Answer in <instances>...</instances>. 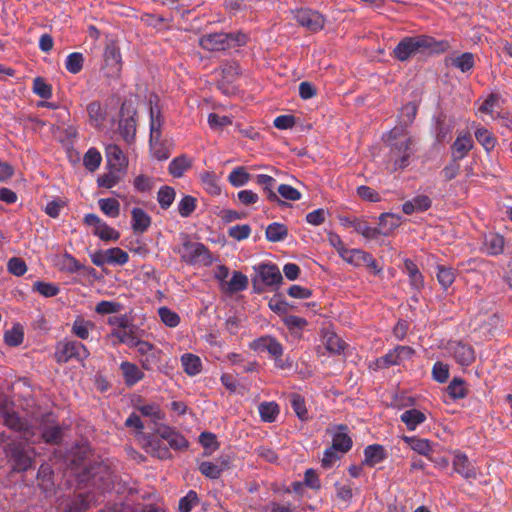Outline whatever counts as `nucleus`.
<instances>
[{
    "label": "nucleus",
    "instance_id": "31",
    "mask_svg": "<svg viewBox=\"0 0 512 512\" xmlns=\"http://www.w3.org/2000/svg\"><path fill=\"white\" fill-rule=\"evenodd\" d=\"M324 341L326 349L333 354H341L346 348V343L334 332H327Z\"/></svg>",
    "mask_w": 512,
    "mask_h": 512
},
{
    "label": "nucleus",
    "instance_id": "13",
    "mask_svg": "<svg viewBox=\"0 0 512 512\" xmlns=\"http://www.w3.org/2000/svg\"><path fill=\"white\" fill-rule=\"evenodd\" d=\"M413 349L408 346H398L386 355L378 358L375 362L377 368H388L391 365H399L403 358H408L413 354Z\"/></svg>",
    "mask_w": 512,
    "mask_h": 512
},
{
    "label": "nucleus",
    "instance_id": "25",
    "mask_svg": "<svg viewBox=\"0 0 512 512\" xmlns=\"http://www.w3.org/2000/svg\"><path fill=\"white\" fill-rule=\"evenodd\" d=\"M87 112L91 125L100 128L105 120L106 111L98 101H93L88 104Z\"/></svg>",
    "mask_w": 512,
    "mask_h": 512
},
{
    "label": "nucleus",
    "instance_id": "10",
    "mask_svg": "<svg viewBox=\"0 0 512 512\" xmlns=\"http://www.w3.org/2000/svg\"><path fill=\"white\" fill-rule=\"evenodd\" d=\"M135 441L148 454L158 459H168L170 452L166 447H161L159 442L152 439L150 435L144 432H137L134 435Z\"/></svg>",
    "mask_w": 512,
    "mask_h": 512
},
{
    "label": "nucleus",
    "instance_id": "60",
    "mask_svg": "<svg viewBox=\"0 0 512 512\" xmlns=\"http://www.w3.org/2000/svg\"><path fill=\"white\" fill-rule=\"evenodd\" d=\"M249 180L250 174L246 172L244 167L235 168L229 175V181L235 187L242 186Z\"/></svg>",
    "mask_w": 512,
    "mask_h": 512
},
{
    "label": "nucleus",
    "instance_id": "59",
    "mask_svg": "<svg viewBox=\"0 0 512 512\" xmlns=\"http://www.w3.org/2000/svg\"><path fill=\"white\" fill-rule=\"evenodd\" d=\"M93 233L104 241L117 240L119 238V233L109 227L104 221L94 229Z\"/></svg>",
    "mask_w": 512,
    "mask_h": 512
},
{
    "label": "nucleus",
    "instance_id": "21",
    "mask_svg": "<svg viewBox=\"0 0 512 512\" xmlns=\"http://www.w3.org/2000/svg\"><path fill=\"white\" fill-rule=\"evenodd\" d=\"M131 214L134 233L141 234L147 231L151 225V217L141 208H134Z\"/></svg>",
    "mask_w": 512,
    "mask_h": 512
},
{
    "label": "nucleus",
    "instance_id": "17",
    "mask_svg": "<svg viewBox=\"0 0 512 512\" xmlns=\"http://www.w3.org/2000/svg\"><path fill=\"white\" fill-rule=\"evenodd\" d=\"M258 275L262 282L268 286L279 285L283 277L280 270L273 264H262L258 267Z\"/></svg>",
    "mask_w": 512,
    "mask_h": 512
},
{
    "label": "nucleus",
    "instance_id": "37",
    "mask_svg": "<svg viewBox=\"0 0 512 512\" xmlns=\"http://www.w3.org/2000/svg\"><path fill=\"white\" fill-rule=\"evenodd\" d=\"M351 227H353L357 233L361 234L367 239H374L381 234L380 229L370 227L365 221L358 219H353L351 222Z\"/></svg>",
    "mask_w": 512,
    "mask_h": 512
},
{
    "label": "nucleus",
    "instance_id": "1",
    "mask_svg": "<svg viewBox=\"0 0 512 512\" xmlns=\"http://www.w3.org/2000/svg\"><path fill=\"white\" fill-rule=\"evenodd\" d=\"M448 43L437 42L434 38L427 35H417L403 38L393 50L394 57L404 62L418 54H424L427 51H445Z\"/></svg>",
    "mask_w": 512,
    "mask_h": 512
},
{
    "label": "nucleus",
    "instance_id": "44",
    "mask_svg": "<svg viewBox=\"0 0 512 512\" xmlns=\"http://www.w3.org/2000/svg\"><path fill=\"white\" fill-rule=\"evenodd\" d=\"M99 207L101 211L112 218H115L119 215L120 205L117 199L115 198H103L98 201Z\"/></svg>",
    "mask_w": 512,
    "mask_h": 512
},
{
    "label": "nucleus",
    "instance_id": "9",
    "mask_svg": "<svg viewBox=\"0 0 512 512\" xmlns=\"http://www.w3.org/2000/svg\"><path fill=\"white\" fill-rule=\"evenodd\" d=\"M297 23L309 31L317 32L323 29L325 18L322 14L311 9H298L294 12Z\"/></svg>",
    "mask_w": 512,
    "mask_h": 512
},
{
    "label": "nucleus",
    "instance_id": "56",
    "mask_svg": "<svg viewBox=\"0 0 512 512\" xmlns=\"http://www.w3.org/2000/svg\"><path fill=\"white\" fill-rule=\"evenodd\" d=\"M128 341L127 328L111 329V332L106 336V342L109 345L117 346L124 344Z\"/></svg>",
    "mask_w": 512,
    "mask_h": 512
},
{
    "label": "nucleus",
    "instance_id": "15",
    "mask_svg": "<svg viewBox=\"0 0 512 512\" xmlns=\"http://www.w3.org/2000/svg\"><path fill=\"white\" fill-rule=\"evenodd\" d=\"M252 348L259 351H267L277 361L283 354L282 345L270 336L261 337L255 340L252 344Z\"/></svg>",
    "mask_w": 512,
    "mask_h": 512
},
{
    "label": "nucleus",
    "instance_id": "18",
    "mask_svg": "<svg viewBox=\"0 0 512 512\" xmlns=\"http://www.w3.org/2000/svg\"><path fill=\"white\" fill-rule=\"evenodd\" d=\"M107 166L110 172L120 171L122 164L125 160V156L122 150L115 144H110L105 149Z\"/></svg>",
    "mask_w": 512,
    "mask_h": 512
},
{
    "label": "nucleus",
    "instance_id": "12",
    "mask_svg": "<svg viewBox=\"0 0 512 512\" xmlns=\"http://www.w3.org/2000/svg\"><path fill=\"white\" fill-rule=\"evenodd\" d=\"M154 432L160 438L166 440L169 446L173 449L180 450L187 448L188 446L187 440L179 432L167 425H157L154 428Z\"/></svg>",
    "mask_w": 512,
    "mask_h": 512
},
{
    "label": "nucleus",
    "instance_id": "47",
    "mask_svg": "<svg viewBox=\"0 0 512 512\" xmlns=\"http://www.w3.org/2000/svg\"><path fill=\"white\" fill-rule=\"evenodd\" d=\"M290 402H291V405H292L293 410L295 411L297 417L302 421L307 420L308 419V411H307V408L305 405L304 398L297 393H293L290 395Z\"/></svg>",
    "mask_w": 512,
    "mask_h": 512
},
{
    "label": "nucleus",
    "instance_id": "40",
    "mask_svg": "<svg viewBox=\"0 0 512 512\" xmlns=\"http://www.w3.org/2000/svg\"><path fill=\"white\" fill-rule=\"evenodd\" d=\"M288 234V229L284 224L272 223L266 229V238L271 242L283 240Z\"/></svg>",
    "mask_w": 512,
    "mask_h": 512
},
{
    "label": "nucleus",
    "instance_id": "49",
    "mask_svg": "<svg viewBox=\"0 0 512 512\" xmlns=\"http://www.w3.org/2000/svg\"><path fill=\"white\" fill-rule=\"evenodd\" d=\"M447 391L453 399H461L467 395L465 382L460 378H454L448 385Z\"/></svg>",
    "mask_w": 512,
    "mask_h": 512
},
{
    "label": "nucleus",
    "instance_id": "53",
    "mask_svg": "<svg viewBox=\"0 0 512 512\" xmlns=\"http://www.w3.org/2000/svg\"><path fill=\"white\" fill-rule=\"evenodd\" d=\"M7 270L10 274L20 277L27 272V265L20 257H12L7 262Z\"/></svg>",
    "mask_w": 512,
    "mask_h": 512
},
{
    "label": "nucleus",
    "instance_id": "24",
    "mask_svg": "<svg viewBox=\"0 0 512 512\" xmlns=\"http://www.w3.org/2000/svg\"><path fill=\"white\" fill-rule=\"evenodd\" d=\"M222 289L228 293L243 291L248 286L247 277L241 272L235 271L230 281L221 283Z\"/></svg>",
    "mask_w": 512,
    "mask_h": 512
},
{
    "label": "nucleus",
    "instance_id": "52",
    "mask_svg": "<svg viewBox=\"0 0 512 512\" xmlns=\"http://www.w3.org/2000/svg\"><path fill=\"white\" fill-rule=\"evenodd\" d=\"M221 74L223 80L227 82L234 81L240 74V67L237 62L235 61H228L225 62L221 66Z\"/></svg>",
    "mask_w": 512,
    "mask_h": 512
},
{
    "label": "nucleus",
    "instance_id": "51",
    "mask_svg": "<svg viewBox=\"0 0 512 512\" xmlns=\"http://www.w3.org/2000/svg\"><path fill=\"white\" fill-rule=\"evenodd\" d=\"M33 92L43 99H49L52 97V86L42 78L36 77L33 80Z\"/></svg>",
    "mask_w": 512,
    "mask_h": 512
},
{
    "label": "nucleus",
    "instance_id": "4",
    "mask_svg": "<svg viewBox=\"0 0 512 512\" xmlns=\"http://www.w3.org/2000/svg\"><path fill=\"white\" fill-rule=\"evenodd\" d=\"M199 46L209 52H221L233 46H243L247 43V36L241 32L223 33L215 32L201 36Z\"/></svg>",
    "mask_w": 512,
    "mask_h": 512
},
{
    "label": "nucleus",
    "instance_id": "38",
    "mask_svg": "<svg viewBox=\"0 0 512 512\" xmlns=\"http://www.w3.org/2000/svg\"><path fill=\"white\" fill-rule=\"evenodd\" d=\"M84 64V56L80 52L70 53L65 60V68L71 74L79 73Z\"/></svg>",
    "mask_w": 512,
    "mask_h": 512
},
{
    "label": "nucleus",
    "instance_id": "26",
    "mask_svg": "<svg viewBox=\"0 0 512 512\" xmlns=\"http://www.w3.org/2000/svg\"><path fill=\"white\" fill-rule=\"evenodd\" d=\"M404 265L409 275L411 286L416 290H421L424 287V278L417 265L410 259H406Z\"/></svg>",
    "mask_w": 512,
    "mask_h": 512
},
{
    "label": "nucleus",
    "instance_id": "50",
    "mask_svg": "<svg viewBox=\"0 0 512 512\" xmlns=\"http://www.w3.org/2000/svg\"><path fill=\"white\" fill-rule=\"evenodd\" d=\"M475 137L477 141L487 150L490 151L495 147L496 139L492 135L491 132H489L485 128H478L475 131Z\"/></svg>",
    "mask_w": 512,
    "mask_h": 512
},
{
    "label": "nucleus",
    "instance_id": "57",
    "mask_svg": "<svg viewBox=\"0 0 512 512\" xmlns=\"http://www.w3.org/2000/svg\"><path fill=\"white\" fill-rule=\"evenodd\" d=\"M352 445L351 438L346 433H337L333 437L332 448L341 453H346Z\"/></svg>",
    "mask_w": 512,
    "mask_h": 512
},
{
    "label": "nucleus",
    "instance_id": "28",
    "mask_svg": "<svg viewBox=\"0 0 512 512\" xmlns=\"http://www.w3.org/2000/svg\"><path fill=\"white\" fill-rule=\"evenodd\" d=\"M181 363H182L184 371L189 376L197 375L198 373H200V371L202 369V364H201L200 358L191 353H186V354L182 355Z\"/></svg>",
    "mask_w": 512,
    "mask_h": 512
},
{
    "label": "nucleus",
    "instance_id": "27",
    "mask_svg": "<svg viewBox=\"0 0 512 512\" xmlns=\"http://www.w3.org/2000/svg\"><path fill=\"white\" fill-rule=\"evenodd\" d=\"M258 410L261 420L266 423L275 422L280 413L279 406L276 402H262Z\"/></svg>",
    "mask_w": 512,
    "mask_h": 512
},
{
    "label": "nucleus",
    "instance_id": "34",
    "mask_svg": "<svg viewBox=\"0 0 512 512\" xmlns=\"http://www.w3.org/2000/svg\"><path fill=\"white\" fill-rule=\"evenodd\" d=\"M367 252L360 249H346L340 256L345 262L355 267L363 266Z\"/></svg>",
    "mask_w": 512,
    "mask_h": 512
},
{
    "label": "nucleus",
    "instance_id": "23",
    "mask_svg": "<svg viewBox=\"0 0 512 512\" xmlns=\"http://www.w3.org/2000/svg\"><path fill=\"white\" fill-rule=\"evenodd\" d=\"M4 424L11 430L17 432H23L25 434H30V425L29 423L21 418L16 412L8 411L4 417Z\"/></svg>",
    "mask_w": 512,
    "mask_h": 512
},
{
    "label": "nucleus",
    "instance_id": "42",
    "mask_svg": "<svg viewBox=\"0 0 512 512\" xmlns=\"http://www.w3.org/2000/svg\"><path fill=\"white\" fill-rule=\"evenodd\" d=\"M94 327L91 321L77 318L72 325V333L80 339L86 340L89 337L90 330Z\"/></svg>",
    "mask_w": 512,
    "mask_h": 512
},
{
    "label": "nucleus",
    "instance_id": "54",
    "mask_svg": "<svg viewBox=\"0 0 512 512\" xmlns=\"http://www.w3.org/2000/svg\"><path fill=\"white\" fill-rule=\"evenodd\" d=\"M53 472L49 465H41L38 469L37 478L40 482V486L45 490H51Z\"/></svg>",
    "mask_w": 512,
    "mask_h": 512
},
{
    "label": "nucleus",
    "instance_id": "64",
    "mask_svg": "<svg viewBox=\"0 0 512 512\" xmlns=\"http://www.w3.org/2000/svg\"><path fill=\"white\" fill-rule=\"evenodd\" d=\"M196 208V198L192 196H185L181 199L178 205L179 214L182 217L190 216Z\"/></svg>",
    "mask_w": 512,
    "mask_h": 512
},
{
    "label": "nucleus",
    "instance_id": "6",
    "mask_svg": "<svg viewBox=\"0 0 512 512\" xmlns=\"http://www.w3.org/2000/svg\"><path fill=\"white\" fill-rule=\"evenodd\" d=\"M90 353L86 346L75 340H65L57 344L55 358L58 363H66L69 360L84 361Z\"/></svg>",
    "mask_w": 512,
    "mask_h": 512
},
{
    "label": "nucleus",
    "instance_id": "61",
    "mask_svg": "<svg viewBox=\"0 0 512 512\" xmlns=\"http://www.w3.org/2000/svg\"><path fill=\"white\" fill-rule=\"evenodd\" d=\"M437 279L439 284L447 289L452 285L455 280V274L451 268L444 266H438Z\"/></svg>",
    "mask_w": 512,
    "mask_h": 512
},
{
    "label": "nucleus",
    "instance_id": "30",
    "mask_svg": "<svg viewBox=\"0 0 512 512\" xmlns=\"http://www.w3.org/2000/svg\"><path fill=\"white\" fill-rule=\"evenodd\" d=\"M400 418L409 430H414L417 425L423 423L426 420L425 414L417 409L406 410L402 413Z\"/></svg>",
    "mask_w": 512,
    "mask_h": 512
},
{
    "label": "nucleus",
    "instance_id": "48",
    "mask_svg": "<svg viewBox=\"0 0 512 512\" xmlns=\"http://www.w3.org/2000/svg\"><path fill=\"white\" fill-rule=\"evenodd\" d=\"M175 199V190L170 186H163L157 193V200L162 209H167L171 206Z\"/></svg>",
    "mask_w": 512,
    "mask_h": 512
},
{
    "label": "nucleus",
    "instance_id": "45",
    "mask_svg": "<svg viewBox=\"0 0 512 512\" xmlns=\"http://www.w3.org/2000/svg\"><path fill=\"white\" fill-rule=\"evenodd\" d=\"M24 339L23 330L20 325L13 326L10 330L4 334V341L8 346L16 347L19 346Z\"/></svg>",
    "mask_w": 512,
    "mask_h": 512
},
{
    "label": "nucleus",
    "instance_id": "29",
    "mask_svg": "<svg viewBox=\"0 0 512 512\" xmlns=\"http://www.w3.org/2000/svg\"><path fill=\"white\" fill-rule=\"evenodd\" d=\"M402 439L410 446L415 452L428 457L432 452V446L426 439H420L417 437L403 436Z\"/></svg>",
    "mask_w": 512,
    "mask_h": 512
},
{
    "label": "nucleus",
    "instance_id": "2",
    "mask_svg": "<svg viewBox=\"0 0 512 512\" xmlns=\"http://www.w3.org/2000/svg\"><path fill=\"white\" fill-rule=\"evenodd\" d=\"M390 147V159L395 168L403 169L408 165V160L413 154V139L404 126H395L388 135Z\"/></svg>",
    "mask_w": 512,
    "mask_h": 512
},
{
    "label": "nucleus",
    "instance_id": "11",
    "mask_svg": "<svg viewBox=\"0 0 512 512\" xmlns=\"http://www.w3.org/2000/svg\"><path fill=\"white\" fill-rule=\"evenodd\" d=\"M98 501L94 492L75 494L67 500L65 512H86Z\"/></svg>",
    "mask_w": 512,
    "mask_h": 512
},
{
    "label": "nucleus",
    "instance_id": "41",
    "mask_svg": "<svg viewBox=\"0 0 512 512\" xmlns=\"http://www.w3.org/2000/svg\"><path fill=\"white\" fill-rule=\"evenodd\" d=\"M384 459V449L380 445H370L365 449V463L374 466Z\"/></svg>",
    "mask_w": 512,
    "mask_h": 512
},
{
    "label": "nucleus",
    "instance_id": "20",
    "mask_svg": "<svg viewBox=\"0 0 512 512\" xmlns=\"http://www.w3.org/2000/svg\"><path fill=\"white\" fill-rule=\"evenodd\" d=\"M473 141L470 135H459L452 145V157L454 161L464 158L472 149Z\"/></svg>",
    "mask_w": 512,
    "mask_h": 512
},
{
    "label": "nucleus",
    "instance_id": "14",
    "mask_svg": "<svg viewBox=\"0 0 512 512\" xmlns=\"http://www.w3.org/2000/svg\"><path fill=\"white\" fill-rule=\"evenodd\" d=\"M448 350L461 366H469L475 360L474 349L462 342H451Z\"/></svg>",
    "mask_w": 512,
    "mask_h": 512
},
{
    "label": "nucleus",
    "instance_id": "39",
    "mask_svg": "<svg viewBox=\"0 0 512 512\" xmlns=\"http://www.w3.org/2000/svg\"><path fill=\"white\" fill-rule=\"evenodd\" d=\"M102 156L96 148H90L83 157L85 168L91 172L97 170L101 164Z\"/></svg>",
    "mask_w": 512,
    "mask_h": 512
},
{
    "label": "nucleus",
    "instance_id": "33",
    "mask_svg": "<svg viewBox=\"0 0 512 512\" xmlns=\"http://www.w3.org/2000/svg\"><path fill=\"white\" fill-rule=\"evenodd\" d=\"M450 65L459 69L461 72H467L474 67V56L470 52L450 58Z\"/></svg>",
    "mask_w": 512,
    "mask_h": 512
},
{
    "label": "nucleus",
    "instance_id": "46",
    "mask_svg": "<svg viewBox=\"0 0 512 512\" xmlns=\"http://www.w3.org/2000/svg\"><path fill=\"white\" fill-rule=\"evenodd\" d=\"M32 289L44 297H54L60 292L56 284L44 281H36Z\"/></svg>",
    "mask_w": 512,
    "mask_h": 512
},
{
    "label": "nucleus",
    "instance_id": "35",
    "mask_svg": "<svg viewBox=\"0 0 512 512\" xmlns=\"http://www.w3.org/2000/svg\"><path fill=\"white\" fill-rule=\"evenodd\" d=\"M191 167V161L184 155L179 156L169 164V172L173 177L179 178Z\"/></svg>",
    "mask_w": 512,
    "mask_h": 512
},
{
    "label": "nucleus",
    "instance_id": "8",
    "mask_svg": "<svg viewBox=\"0 0 512 512\" xmlns=\"http://www.w3.org/2000/svg\"><path fill=\"white\" fill-rule=\"evenodd\" d=\"M181 257L184 261L191 264L200 263L203 265H209L211 263V257L208 249L198 242H185L183 244Z\"/></svg>",
    "mask_w": 512,
    "mask_h": 512
},
{
    "label": "nucleus",
    "instance_id": "22",
    "mask_svg": "<svg viewBox=\"0 0 512 512\" xmlns=\"http://www.w3.org/2000/svg\"><path fill=\"white\" fill-rule=\"evenodd\" d=\"M431 199L426 195H418L412 200L406 201L402 205L405 214L410 215L416 211H426L431 206Z\"/></svg>",
    "mask_w": 512,
    "mask_h": 512
},
{
    "label": "nucleus",
    "instance_id": "55",
    "mask_svg": "<svg viewBox=\"0 0 512 512\" xmlns=\"http://www.w3.org/2000/svg\"><path fill=\"white\" fill-rule=\"evenodd\" d=\"M108 264L123 265L128 261V254L120 248L106 249Z\"/></svg>",
    "mask_w": 512,
    "mask_h": 512
},
{
    "label": "nucleus",
    "instance_id": "36",
    "mask_svg": "<svg viewBox=\"0 0 512 512\" xmlns=\"http://www.w3.org/2000/svg\"><path fill=\"white\" fill-rule=\"evenodd\" d=\"M401 217L392 213H383L379 217V226L384 229L381 234H388L400 225Z\"/></svg>",
    "mask_w": 512,
    "mask_h": 512
},
{
    "label": "nucleus",
    "instance_id": "3",
    "mask_svg": "<svg viewBox=\"0 0 512 512\" xmlns=\"http://www.w3.org/2000/svg\"><path fill=\"white\" fill-rule=\"evenodd\" d=\"M4 453L13 471L25 472L34 465L35 449L21 441L9 442L4 448Z\"/></svg>",
    "mask_w": 512,
    "mask_h": 512
},
{
    "label": "nucleus",
    "instance_id": "16",
    "mask_svg": "<svg viewBox=\"0 0 512 512\" xmlns=\"http://www.w3.org/2000/svg\"><path fill=\"white\" fill-rule=\"evenodd\" d=\"M453 469L456 473L466 479L476 478V469L464 453H455L453 458Z\"/></svg>",
    "mask_w": 512,
    "mask_h": 512
},
{
    "label": "nucleus",
    "instance_id": "58",
    "mask_svg": "<svg viewBox=\"0 0 512 512\" xmlns=\"http://www.w3.org/2000/svg\"><path fill=\"white\" fill-rule=\"evenodd\" d=\"M199 470L206 477L211 479H217L220 477L222 471L224 470V467L216 465L209 461H204L199 465Z\"/></svg>",
    "mask_w": 512,
    "mask_h": 512
},
{
    "label": "nucleus",
    "instance_id": "5",
    "mask_svg": "<svg viewBox=\"0 0 512 512\" xmlns=\"http://www.w3.org/2000/svg\"><path fill=\"white\" fill-rule=\"evenodd\" d=\"M163 118L157 107H150V150L157 160H166L170 156V146L161 140Z\"/></svg>",
    "mask_w": 512,
    "mask_h": 512
},
{
    "label": "nucleus",
    "instance_id": "62",
    "mask_svg": "<svg viewBox=\"0 0 512 512\" xmlns=\"http://www.w3.org/2000/svg\"><path fill=\"white\" fill-rule=\"evenodd\" d=\"M104 58L107 65L114 66L115 71L120 70L121 55L116 47L108 46L105 49Z\"/></svg>",
    "mask_w": 512,
    "mask_h": 512
},
{
    "label": "nucleus",
    "instance_id": "32",
    "mask_svg": "<svg viewBox=\"0 0 512 512\" xmlns=\"http://www.w3.org/2000/svg\"><path fill=\"white\" fill-rule=\"evenodd\" d=\"M155 186V181L153 177H150L146 174H138L135 176L133 180V188L136 192L141 194H149L153 190Z\"/></svg>",
    "mask_w": 512,
    "mask_h": 512
},
{
    "label": "nucleus",
    "instance_id": "19",
    "mask_svg": "<svg viewBox=\"0 0 512 512\" xmlns=\"http://www.w3.org/2000/svg\"><path fill=\"white\" fill-rule=\"evenodd\" d=\"M133 402L134 408L141 413L142 416L150 419L152 423L155 424V427L158 424V421L163 419L164 414L162 413L160 407L156 404H140V399H137V402L131 400Z\"/></svg>",
    "mask_w": 512,
    "mask_h": 512
},
{
    "label": "nucleus",
    "instance_id": "43",
    "mask_svg": "<svg viewBox=\"0 0 512 512\" xmlns=\"http://www.w3.org/2000/svg\"><path fill=\"white\" fill-rule=\"evenodd\" d=\"M201 180L205 190L211 195H219L221 188L218 183V177L213 172H205L201 175Z\"/></svg>",
    "mask_w": 512,
    "mask_h": 512
},
{
    "label": "nucleus",
    "instance_id": "63",
    "mask_svg": "<svg viewBox=\"0 0 512 512\" xmlns=\"http://www.w3.org/2000/svg\"><path fill=\"white\" fill-rule=\"evenodd\" d=\"M42 438L46 443L58 444L62 439V431L60 426L55 425L45 428L42 432Z\"/></svg>",
    "mask_w": 512,
    "mask_h": 512
},
{
    "label": "nucleus",
    "instance_id": "7",
    "mask_svg": "<svg viewBox=\"0 0 512 512\" xmlns=\"http://www.w3.org/2000/svg\"><path fill=\"white\" fill-rule=\"evenodd\" d=\"M130 349H134L135 357L145 370H151L156 356L154 346L148 341L139 339L130 332Z\"/></svg>",
    "mask_w": 512,
    "mask_h": 512
}]
</instances>
